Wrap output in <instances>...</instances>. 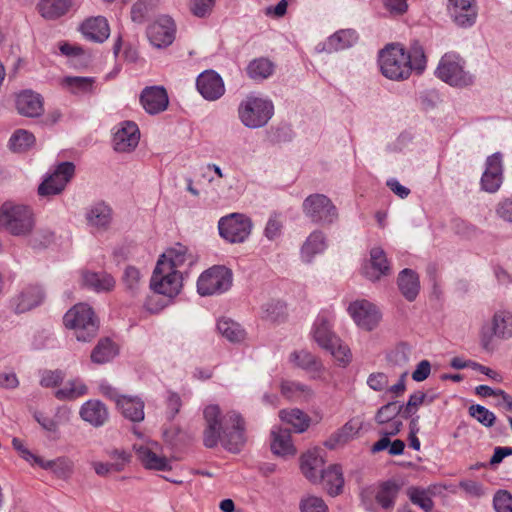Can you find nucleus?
Returning a JSON list of instances; mask_svg holds the SVG:
<instances>
[{
  "label": "nucleus",
  "mask_w": 512,
  "mask_h": 512,
  "mask_svg": "<svg viewBox=\"0 0 512 512\" xmlns=\"http://www.w3.org/2000/svg\"><path fill=\"white\" fill-rule=\"evenodd\" d=\"M435 75L454 87H466L474 82V77L464 69V61L455 53H446L441 57Z\"/></svg>",
  "instance_id": "obj_6"
},
{
  "label": "nucleus",
  "mask_w": 512,
  "mask_h": 512,
  "mask_svg": "<svg viewBox=\"0 0 512 512\" xmlns=\"http://www.w3.org/2000/svg\"><path fill=\"white\" fill-rule=\"evenodd\" d=\"M215 1L216 0H190L189 8L194 16L205 18L212 13Z\"/></svg>",
  "instance_id": "obj_57"
},
{
  "label": "nucleus",
  "mask_w": 512,
  "mask_h": 512,
  "mask_svg": "<svg viewBox=\"0 0 512 512\" xmlns=\"http://www.w3.org/2000/svg\"><path fill=\"white\" fill-rule=\"evenodd\" d=\"M140 102L147 113L154 115L166 110L169 99L163 87L151 86L143 89Z\"/></svg>",
  "instance_id": "obj_23"
},
{
  "label": "nucleus",
  "mask_w": 512,
  "mask_h": 512,
  "mask_svg": "<svg viewBox=\"0 0 512 512\" xmlns=\"http://www.w3.org/2000/svg\"><path fill=\"white\" fill-rule=\"evenodd\" d=\"M157 444L134 446L136 455L141 464L150 470L168 471L171 470V465L166 457L159 456L153 448Z\"/></svg>",
  "instance_id": "obj_25"
},
{
  "label": "nucleus",
  "mask_w": 512,
  "mask_h": 512,
  "mask_svg": "<svg viewBox=\"0 0 512 512\" xmlns=\"http://www.w3.org/2000/svg\"><path fill=\"white\" fill-rule=\"evenodd\" d=\"M388 376L383 372L371 373L367 378V385L376 392H381L388 387Z\"/></svg>",
  "instance_id": "obj_63"
},
{
  "label": "nucleus",
  "mask_w": 512,
  "mask_h": 512,
  "mask_svg": "<svg viewBox=\"0 0 512 512\" xmlns=\"http://www.w3.org/2000/svg\"><path fill=\"white\" fill-rule=\"evenodd\" d=\"M401 412L399 402L393 401L383 405L376 413L375 420L378 424H385L389 421L398 418Z\"/></svg>",
  "instance_id": "obj_56"
},
{
  "label": "nucleus",
  "mask_w": 512,
  "mask_h": 512,
  "mask_svg": "<svg viewBox=\"0 0 512 512\" xmlns=\"http://www.w3.org/2000/svg\"><path fill=\"white\" fill-rule=\"evenodd\" d=\"M56 417L58 420L51 418L49 416L44 415L41 412H36L34 414L35 420L39 423V425L46 431L50 433H57L59 430V424L61 420L68 421L70 417V411L67 408H59L57 410Z\"/></svg>",
  "instance_id": "obj_48"
},
{
  "label": "nucleus",
  "mask_w": 512,
  "mask_h": 512,
  "mask_svg": "<svg viewBox=\"0 0 512 512\" xmlns=\"http://www.w3.org/2000/svg\"><path fill=\"white\" fill-rule=\"evenodd\" d=\"M175 23L169 16H161L147 29V37L156 48H165L175 39Z\"/></svg>",
  "instance_id": "obj_16"
},
{
  "label": "nucleus",
  "mask_w": 512,
  "mask_h": 512,
  "mask_svg": "<svg viewBox=\"0 0 512 512\" xmlns=\"http://www.w3.org/2000/svg\"><path fill=\"white\" fill-rule=\"evenodd\" d=\"M205 428L203 444L207 448L221 445L231 453H239L246 443V423L235 410L223 414L216 404L205 407L203 411Z\"/></svg>",
  "instance_id": "obj_1"
},
{
  "label": "nucleus",
  "mask_w": 512,
  "mask_h": 512,
  "mask_svg": "<svg viewBox=\"0 0 512 512\" xmlns=\"http://www.w3.org/2000/svg\"><path fill=\"white\" fill-rule=\"evenodd\" d=\"M93 77H79V76H67L64 78L63 83L68 87L72 93L90 92L94 85Z\"/></svg>",
  "instance_id": "obj_52"
},
{
  "label": "nucleus",
  "mask_w": 512,
  "mask_h": 512,
  "mask_svg": "<svg viewBox=\"0 0 512 512\" xmlns=\"http://www.w3.org/2000/svg\"><path fill=\"white\" fill-rule=\"evenodd\" d=\"M271 451L280 457L294 456L296 448L291 439L288 429L274 427L271 431Z\"/></svg>",
  "instance_id": "obj_26"
},
{
  "label": "nucleus",
  "mask_w": 512,
  "mask_h": 512,
  "mask_svg": "<svg viewBox=\"0 0 512 512\" xmlns=\"http://www.w3.org/2000/svg\"><path fill=\"white\" fill-rule=\"evenodd\" d=\"M87 225L94 231L104 232L110 228L113 212L109 205L97 202L89 206L85 212Z\"/></svg>",
  "instance_id": "obj_22"
},
{
  "label": "nucleus",
  "mask_w": 512,
  "mask_h": 512,
  "mask_svg": "<svg viewBox=\"0 0 512 512\" xmlns=\"http://www.w3.org/2000/svg\"><path fill=\"white\" fill-rule=\"evenodd\" d=\"M407 496L414 505H417L425 512L432 511L434 502L431 498V493L429 490L411 486L407 489Z\"/></svg>",
  "instance_id": "obj_50"
},
{
  "label": "nucleus",
  "mask_w": 512,
  "mask_h": 512,
  "mask_svg": "<svg viewBox=\"0 0 512 512\" xmlns=\"http://www.w3.org/2000/svg\"><path fill=\"white\" fill-rule=\"evenodd\" d=\"M246 70L251 79L261 81L272 75L274 65L267 58H258L252 60Z\"/></svg>",
  "instance_id": "obj_45"
},
{
  "label": "nucleus",
  "mask_w": 512,
  "mask_h": 512,
  "mask_svg": "<svg viewBox=\"0 0 512 512\" xmlns=\"http://www.w3.org/2000/svg\"><path fill=\"white\" fill-rule=\"evenodd\" d=\"M198 258L197 256L185 245L176 243L166 249V251L159 257L157 264L159 270H179L182 275L188 272Z\"/></svg>",
  "instance_id": "obj_10"
},
{
  "label": "nucleus",
  "mask_w": 512,
  "mask_h": 512,
  "mask_svg": "<svg viewBox=\"0 0 512 512\" xmlns=\"http://www.w3.org/2000/svg\"><path fill=\"white\" fill-rule=\"evenodd\" d=\"M217 329L230 342H240L245 338V331L240 324L231 319H220L217 323Z\"/></svg>",
  "instance_id": "obj_49"
},
{
  "label": "nucleus",
  "mask_w": 512,
  "mask_h": 512,
  "mask_svg": "<svg viewBox=\"0 0 512 512\" xmlns=\"http://www.w3.org/2000/svg\"><path fill=\"white\" fill-rule=\"evenodd\" d=\"M117 408L126 419L132 422L144 420V402L139 397L123 396L118 400Z\"/></svg>",
  "instance_id": "obj_33"
},
{
  "label": "nucleus",
  "mask_w": 512,
  "mask_h": 512,
  "mask_svg": "<svg viewBox=\"0 0 512 512\" xmlns=\"http://www.w3.org/2000/svg\"><path fill=\"white\" fill-rule=\"evenodd\" d=\"M157 0H138L131 8V19L135 23H143Z\"/></svg>",
  "instance_id": "obj_55"
},
{
  "label": "nucleus",
  "mask_w": 512,
  "mask_h": 512,
  "mask_svg": "<svg viewBox=\"0 0 512 512\" xmlns=\"http://www.w3.org/2000/svg\"><path fill=\"white\" fill-rule=\"evenodd\" d=\"M35 226L32 209L23 204L5 202L0 207V229L22 237L29 235Z\"/></svg>",
  "instance_id": "obj_3"
},
{
  "label": "nucleus",
  "mask_w": 512,
  "mask_h": 512,
  "mask_svg": "<svg viewBox=\"0 0 512 512\" xmlns=\"http://www.w3.org/2000/svg\"><path fill=\"white\" fill-rule=\"evenodd\" d=\"M232 271L222 265H215L204 271L198 278L197 291L201 296L226 292L232 286Z\"/></svg>",
  "instance_id": "obj_8"
},
{
  "label": "nucleus",
  "mask_w": 512,
  "mask_h": 512,
  "mask_svg": "<svg viewBox=\"0 0 512 512\" xmlns=\"http://www.w3.org/2000/svg\"><path fill=\"white\" fill-rule=\"evenodd\" d=\"M283 396L294 401H309L314 392L308 385L296 381H283L281 383Z\"/></svg>",
  "instance_id": "obj_38"
},
{
  "label": "nucleus",
  "mask_w": 512,
  "mask_h": 512,
  "mask_svg": "<svg viewBox=\"0 0 512 512\" xmlns=\"http://www.w3.org/2000/svg\"><path fill=\"white\" fill-rule=\"evenodd\" d=\"M369 259L362 266V274L372 282H377L392 273L391 263L381 247H373Z\"/></svg>",
  "instance_id": "obj_13"
},
{
  "label": "nucleus",
  "mask_w": 512,
  "mask_h": 512,
  "mask_svg": "<svg viewBox=\"0 0 512 512\" xmlns=\"http://www.w3.org/2000/svg\"><path fill=\"white\" fill-rule=\"evenodd\" d=\"M400 487L394 481H386L380 485L375 499L377 503L385 510H391L395 505V500Z\"/></svg>",
  "instance_id": "obj_41"
},
{
  "label": "nucleus",
  "mask_w": 512,
  "mask_h": 512,
  "mask_svg": "<svg viewBox=\"0 0 512 512\" xmlns=\"http://www.w3.org/2000/svg\"><path fill=\"white\" fill-rule=\"evenodd\" d=\"M491 336L502 339L512 337V313L508 311H498L492 319Z\"/></svg>",
  "instance_id": "obj_39"
},
{
  "label": "nucleus",
  "mask_w": 512,
  "mask_h": 512,
  "mask_svg": "<svg viewBox=\"0 0 512 512\" xmlns=\"http://www.w3.org/2000/svg\"><path fill=\"white\" fill-rule=\"evenodd\" d=\"M397 285L402 296L409 302L414 301L420 291L418 274L409 268H405L398 274Z\"/></svg>",
  "instance_id": "obj_28"
},
{
  "label": "nucleus",
  "mask_w": 512,
  "mask_h": 512,
  "mask_svg": "<svg viewBox=\"0 0 512 512\" xmlns=\"http://www.w3.org/2000/svg\"><path fill=\"white\" fill-rule=\"evenodd\" d=\"M79 415L83 421L95 428L104 426L109 419L108 409L100 400H88L83 403Z\"/></svg>",
  "instance_id": "obj_24"
},
{
  "label": "nucleus",
  "mask_w": 512,
  "mask_h": 512,
  "mask_svg": "<svg viewBox=\"0 0 512 512\" xmlns=\"http://www.w3.org/2000/svg\"><path fill=\"white\" fill-rule=\"evenodd\" d=\"M140 131L136 123L123 121L113 135V148L117 152H131L139 144Z\"/></svg>",
  "instance_id": "obj_17"
},
{
  "label": "nucleus",
  "mask_w": 512,
  "mask_h": 512,
  "mask_svg": "<svg viewBox=\"0 0 512 512\" xmlns=\"http://www.w3.org/2000/svg\"><path fill=\"white\" fill-rule=\"evenodd\" d=\"M448 12L453 22L462 28H468L474 25L477 18L476 8H464L458 7L456 10L448 8Z\"/></svg>",
  "instance_id": "obj_51"
},
{
  "label": "nucleus",
  "mask_w": 512,
  "mask_h": 512,
  "mask_svg": "<svg viewBox=\"0 0 512 512\" xmlns=\"http://www.w3.org/2000/svg\"><path fill=\"white\" fill-rule=\"evenodd\" d=\"M358 39L357 33L352 29H344L337 31L331 35L323 44L322 50L332 53L339 50L347 49L353 46Z\"/></svg>",
  "instance_id": "obj_32"
},
{
  "label": "nucleus",
  "mask_w": 512,
  "mask_h": 512,
  "mask_svg": "<svg viewBox=\"0 0 512 512\" xmlns=\"http://www.w3.org/2000/svg\"><path fill=\"white\" fill-rule=\"evenodd\" d=\"M35 136L26 129H17L8 141L9 149L14 153H24L35 144Z\"/></svg>",
  "instance_id": "obj_40"
},
{
  "label": "nucleus",
  "mask_w": 512,
  "mask_h": 512,
  "mask_svg": "<svg viewBox=\"0 0 512 512\" xmlns=\"http://www.w3.org/2000/svg\"><path fill=\"white\" fill-rule=\"evenodd\" d=\"M495 213L504 222L512 224V197L500 200L495 207Z\"/></svg>",
  "instance_id": "obj_64"
},
{
  "label": "nucleus",
  "mask_w": 512,
  "mask_h": 512,
  "mask_svg": "<svg viewBox=\"0 0 512 512\" xmlns=\"http://www.w3.org/2000/svg\"><path fill=\"white\" fill-rule=\"evenodd\" d=\"M64 324L74 331L80 342H89L97 334L99 325L94 312L87 304H77L64 315Z\"/></svg>",
  "instance_id": "obj_5"
},
{
  "label": "nucleus",
  "mask_w": 512,
  "mask_h": 512,
  "mask_svg": "<svg viewBox=\"0 0 512 512\" xmlns=\"http://www.w3.org/2000/svg\"><path fill=\"white\" fill-rule=\"evenodd\" d=\"M44 297V291L40 286L28 285L14 296L10 303L15 313H25L40 305Z\"/></svg>",
  "instance_id": "obj_21"
},
{
  "label": "nucleus",
  "mask_w": 512,
  "mask_h": 512,
  "mask_svg": "<svg viewBox=\"0 0 512 512\" xmlns=\"http://www.w3.org/2000/svg\"><path fill=\"white\" fill-rule=\"evenodd\" d=\"M469 415L485 427H492L496 421L493 412L480 404H473L468 409Z\"/></svg>",
  "instance_id": "obj_54"
},
{
  "label": "nucleus",
  "mask_w": 512,
  "mask_h": 512,
  "mask_svg": "<svg viewBox=\"0 0 512 512\" xmlns=\"http://www.w3.org/2000/svg\"><path fill=\"white\" fill-rule=\"evenodd\" d=\"M196 87L203 98L208 101L219 99L225 92V86L221 76L213 70L202 72L197 77Z\"/></svg>",
  "instance_id": "obj_19"
},
{
  "label": "nucleus",
  "mask_w": 512,
  "mask_h": 512,
  "mask_svg": "<svg viewBox=\"0 0 512 512\" xmlns=\"http://www.w3.org/2000/svg\"><path fill=\"white\" fill-rule=\"evenodd\" d=\"M302 211L311 222L331 225L338 219V210L330 198L324 194H311L302 203Z\"/></svg>",
  "instance_id": "obj_7"
},
{
  "label": "nucleus",
  "mask_w": 512,
  "mask_h": 512,
  "mask_svg": "<svg viewBox=\"0 0 512 512\" xmlns=\"http://www.w3.org/2000/svg\"><path fill=\"white\" fill-rule=\"evenodd\" d=\"M327 247L325 234L320 230L313 231L301 247V258L304 262H312L315 255L322 253Z\"/></svg>",
  "instance_id": "obj_34"
},
{
  "label": "nucleus",
  "mask_w": 512,
  "mask_h": 512,
  "mask_svg": "<svg viewBox=\"0 0 512 512\" xmlns=\"http://www.w3.org/2000/svg\"><path fill=\"white\" fill-rule=\"evenodd\" d=\"M118 351L115 344L108 338L98 342L91 353V361L96 364H104L111 361Z\"/></svg>",
  "instance_id": "obj_44"
},
{
  "label": "nucleus",
  "mask_w": 512,
  "mask_h": 512,
  "mask_svg": "<svg viewBox=\"0 0 512 512\" xmlns=\"http://www.w3.org/2000/svg\"><path fill=\"white\" fill-rule=\"evenodd\" d=\"M36 465L44 470H50L59 479L66 480L74 472V463L68 457L62 456L54 460L36 459Z\"/></svg>",
  "instance_id": "obj_31"
},
{
  "label": "nucleus",
  "mask_w": 512,
  "mask_h": 512,
  "mask_svg": "<svg viewBox=\"0 0 512 512\" xmlns=\"http://www.w3.org/2000/svg\"><path fill=\"white\" fill-rule=\"evenodd\" d=\"M323 483L324 488L331 496L339 495L343 490L344 478L342 469L339 465H330L327 469H324L319 475V482Z\"/></svg>",
  "instance_id": "obj_30"
},
{
  "label": "nucleus",
  "mask_w": 512,
  "mask_h": 512,
  "mask_svg": "<svg viewBox=\"0 0 512 512\" xmlns=\"http://www.w3.org/2000/svg\"><path fill=\"white\" fill-rule=\"evenodd\" d=\"M282 228L283 222L280 219V215L275 213L269 217L264 230V235L268 240H275L280 237Z\"/></svg>",
  "instance_id": "obj_60"
},
{
  "label": "nucleus",
  "mask_w": 512,
  "mask_h": 512,
  "mask_svg": "<svg viewBox=\"0 0 512 512\" xmlns=\"http://www.w3.org/2000/svg\"><path fill=\"white\" fill-rule=\"evenodd\" d=\"M83 281L86 286L97 292L110 291L115 286L114 278L105 272H86Z\"/></svg>",
  "instance_id": "obj_43"
},
{
  "label": "nucleus",
  "mask_w": 512,
  "mask_h": 512,
  "mask_svg": "<svg viewBox=\"0 0 512 512\" xmlns=\"http://www.w3.org/2000/svg\"><path fill=\"white\" fill-rule=\"evenodd\" d=\"M496 512H512V495L505 491H498L493 499Z\"/></svg>",
  "instance_id": "obj_62"
},
{
  "label": "nucleus",
  "mask_w": 512,
  "mask_h": 512,
  "mask_svg": "<svg viewBox=\"0 0 512 512\" xmlns=\"http://www.w3.org/2000/svg\"><path fill=\"white\" fill-rule=\"evenodd\" d=\"M300 512H329L325 501L315 495H305L299 502Z\"/></svg>",
  "instance_id": "obj_53"
},
{
  "label": "nucleus",
  "mask_w": 512,
  "mask_h": 512,
  "mask_svg": "<svg viewBox=\"0 0 512 512\" xmlns=\"http://www.w3.org/2000/svg\"><path fill=\"white\" fill-rule=\"evenodd\" d=\"M300 468L303 475L312 483L319 482V475L324 470V459L318 450L308 451L301 457Z\"/></svg>",
  "instance_id": "obj_27"
},
{
  "label": "nucleus",
  "mask_w": 512,
  "mask_h": 512,
  "mask_svg": "<svg viewBox=\"0 0 512 512\" xmlns=\"http://www.w3.org/2000/svg\"><path fill=\"white\" fill-rule=\"evenodd\" d=\"M427 64L423 46L415 40L405 50L402 44H388L379 53L381 73L390 80L408 79L412 71L421 74Z\"/></svg>",
  "instance_id": "obj_2"
},
{
  "label": "nucleus",
  "mask_w": 512,
  "mask_h": 512,
  "mask_svg": "<svg viewBox=\"0 0 512 512\" xmlns=\"http://www.w3.org/2000/svg\"><path fill=\"white\" fill-rule=\"evenodd\" d=\"M122 281L126 291L131 295H136L144 285L143 274L135 266L129 265L125 268Z\"/></svg>",
  "instance_id": "obj_47"
},
{
  "label": "nucleus",
  "mask_w": 512,
  "mask_h": 512,
  "mask_svg": "<svg viewBox=\"0 0 512 512\" xmlns=\"http://www.w3.org/2000/svg\"><path fill=\"white\" fill-rule=\"evenodd\" d=\"M71 5V0H40L38 9L42 17L54 20L66 14Z\"/></svg>",
  "instance_id": "obj_37"
},
{
  "label": "nucleus",
  "mask_w": 512,
  "mask_h": 512,
  "mask_svg": "<svg viewBox=\"0 0 512 512\" xmlns=\"http://www.w3.org/2000/svg\"><path fill=\"white\" fill-rule=\"evenodd\" d=\"M342 366H346L351 361L350 349L342 344L339 337H337L336 343H333V347L325 348Z\"/></svg>",
  "instance_id": "obj_58"
},
{
  "label": "nucleus",
  "mask_w": 512,
  "mask_h": 512,
  "mask_svg": "<svg viewBox=\"0 0 512 512\" xmlns=\"http://www.w3.org/2000/svg\"><path fill=\"white\" fill-rule=\"evenodd\" d=\"M332 315L328 312H321L315 319L311 336L313 340L322 348H331L337 341V335L332 330Z\"/></svg>",
  "instance_id": "obj_20"
},
{
  "label": "nucleus",
  "mask_w": 512,
  "mask_h": 512,
  "mask_svg": "<svg viewBox=\"0 0 512 512\" xmlns=\"http://www.w3.org/2000/svg\"><path fill=\"white\" fill-rule=\"evenodd\" d=\"M251 219L241 213H231L218 222L220 236L229 243H243L252 231Z\"/></svg>",
  "instance_id": "obj_9"
},
{
  "label": "nucleus",
  "mask_w": 512,
  "mask_h": 512,
  "mask_svg": "<svg viewBox=\"0 0 512 512\" xmlns=\"http://www.w3.org/2000/svg\"><path fill=\"white\" fill-rule=\"evenodd\" d=\"M503 182L502 154L496 152L487 157L485 170L480 179L481 189L488 193H495Z\"/></svg>",
  "instance_id": "obj_15"
},
{
  "label": "nucleus",
  "mask_w": 512,
  "mask_h": 512,
  "mask_svg": "<svg viewBox=\"0 0 512 512\" xmlns=\"http://www.w3.org/2000/svg\"><path fill=\"white\" fill-rule=\"evenodd\" d=\"M348 312L355 323L367 330H373L381 319V314L377 307L367 300H356L348 307Z\"/></svg>",
  "instance_id": "obj_14"
},
{
  "label": "nucleus",
  "mask_w": 512,
  "mask_h": 512,
  "mask_svg": "<svg viewBox=\"0 0 512 512\" xmlns=\"http://www.w3.org/2000/svg\"><path fill=\"white\" fill-rule=\"evenodd\" d=\"M87 386L79 379L68 381L62 388L55 391L59 400H74L87 394Z\"/></svg>",
  "instance_id": "obj_46"
},
{
  "label": "nucleus",
  "mask_w": 512,
  "mask_h": 512,
  "mask_svg": "<svg viewBox=\"0 0 512 512\" xmlns=\"http://www.w3.org/2000/svg\"><path fill=\"white\" fill-rule=\"evenodd\" d=\"M83 35L94 42H104L110 34L107 20L102 16H97L85 20L81 25Z\"/></svg>",
  "instance_id": "obj_29"
},
{
  "label": "nucleus",
  "mask_w": 512,
  "mask_h": 512,
  "mask_svg": "<svg viewBox=\"0 0 512 512\" xmlns=\"http://www.w3.org/2000/svg\"><path fill=\"white\" fill-rule=\"evenodd\" d=\"M274 114V105L271 100L247 95L238 106V116L244 126L250 129L264 127Z\"/></svg>",
  "instance_id": "obj_4"
},
{
  "label": "nucleus",
  "mask_w": 512,
  "mask_h": 512,
  "mask_svg": "<svg viewBox=\"0 0 512 512\" xmlns=\"http://www.w3.org/2000/svg\"><path fill=\"white\" fill-rule=\"evenodd\" d=\"M182 271L179 270H159L158 264L154 269L150 286L157 294L173 298L179 294L182 288Z\"/></svg>",
  "instance_id": "obj_12"
},
{
  "label": "nucleus",
  "mask_w": 512,
  "mask_h": 512,
  "mask_svg": "<svg viewBox=\"0 0 512 512\" xmlns=\"http://www.w3.org/2000/svg\"><path fill=\"white\" fill-rule=\"evenodd\" d=\"M289 360L296 367L309 373H320L323 370L320 359L307 350L293 351L289 356Z\"/></svg>",
  "instance_id": "obj_35"
},
{
  "label": "nucleus",
  "mask_w": 512,
  "mask_h": 512,
  "mask_svg": "<svg viewBox=\"0 0 512 512\" xmlns=\"http://www.w3.org/2000/svg\"><path fill=\"white\" fill-rule=\"evenodd\" d=\"M106 454L113 460H115L113 464L114 471L120 472L131 460V454L123 449H109L106 450Z\"/></svg>",
  "instance_id": "obj_59"
},
{
  "label": "nucleus",
  "mask_w": 512,
  "mask_h": 512,
  "mask_svg": "<svg viewBox=\"0 0 512 512\" xmlns=\"http://www.w3.org/2000/svg\"><path fill=\"white\" fill-rule=\"evenodd\" d=\"M15 107L21 116L37 118L44 112V99L33 90H22L16 94Z\"/></svg>",
  "instance_id": "obj_18"
},
{
  "label": "nucleus",
  "mask_w": 512,
  "mask_h": 512,
  "mask_svg": "<svg viewBox=\"0 0 512 512\" xmlns=\"http://www.w3.org/2000/svg\"><path fill=\"white\" fill-rule=\"evenodd\" d=\"M54 240V233L48 229L36 231L29 240L33 248H44L50 245Z\"/></svg>",
  "instance_id": "obj_61"
},
{
  "label": "nucleus",
  "mask_w": 512,
  "mask_h": 512,
  "mask_svg": "<svg viewBox=\"0 0 512 512\" xmlns=\"http://www.w3.org/2000/svg\"><path fill=\"white\" fill-rule=\"evenodd\" d=\"M75 173V165L72 162H61L55 170L47 175L38 187L40 196H52L60 194L66 185L73 178Z\"/></svg>",
  "instance_id": "obj_11"
},
{
  "label": "nucleus",
  "mask_w": 512,
  "mask_h": 512,
  "mask_svg": "<svg viewBox=\"0 0 512 512\" xmlns=\"http://www.w3.org/2000/svg\"><path fill=\"white\" fill-rule=\"evenodd\" d=\"M359 430L360 426H358L357 423L348 421L340 429L331 434L324 445L331 450L335 449L352 440L358 434Z\"/></svg>",
  "instance_id": "obj_36"
},
{
  "label": "nucleus",
  "mask_w": 512,
  "mask_h": 512,
  "mask_svg": "<svg viewBox=\"0 0 512 512\" xmlns=\"http://www.w3.org/2000/svg\"><path fill=\"white\" fill-rule=\"evenodd\" d=\"M282 421L291 425L298 433L306 431L310 425V417L300 409H284L279 412Z\"/></svg>",
  "instance_id": "obj_42"
}]
</instances>
